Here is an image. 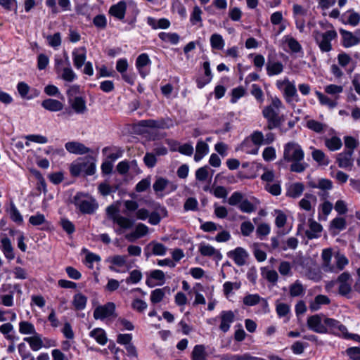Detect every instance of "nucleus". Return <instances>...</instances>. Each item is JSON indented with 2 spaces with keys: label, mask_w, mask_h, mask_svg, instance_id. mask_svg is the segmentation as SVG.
Listing matches in <instances>:
<instances>
[{
  "label": "nucleus",
  "mask_w": 360,
  "mask_h": 360,
  "mask_svg": "<svg viewBox=\"0 0 360 360\" xmlns=\"http://www.w3.org/2000/svg\"><path fill=\"white\" fill-rule=\"evenodd\" d=\"M141 122L143 127L161 129H169L176 124V120L168 117L158 120H142Z\"/></svg>",
  "instance_id": "obj_6"
},
{
  "label": "nucleus",
  "mask_w": 360,
  "mask_h": 360,
  "mask_svg": "<svg viewBox=\"0 0 360 360\" xmlns=\"http://www.w3.org/2000/svg\"><path fill=\"white\" fill-rule=\"evenodd\" d=\"M90 336L94 338L96 342L102 345L107 342V337L105 331L99 328H95L90 332Z\"/></svg>",
  "instance_id": "obj_41"
},
{
  "label": "nucleus",
  "mask_w": 360,
  "mask_h": 360,
  "mask_svg": "<svg viewBox=\"0 0 360 360\" xmlns=\"http://www.w3.org/2000/svg\"><path fill=\"white\" fill-rule=\"evenodd\" d=\"M304 191L302 183H294L291 184L287 191V195L293 198L300 197Z\"/></svg>",
  "instance_id": "obj_36"
},
{
  "label": "nucleus",
  "mask_w": 360,
  "mask_h": 360,
  "mask_svg": "<svg viewBox=\"0 0 360 360\" xmlns=\"http://www.w3.org/2000/svg\"><path fill=\"white\" fill-rule=\"evenodd\" d=\"M45 216L40 213L37 212L35 215H32L29 219V222L32 226H39L46 222Z\"/></svg>",
  "instance_id": "obj_63"
},
{
  "label": "nucleus",
  "mask_w": 360,
  "mask_h": 360,
  "mask_svg": "<svg viewBox=\"0 0 360 360\" xmlns=\"http://www.w3.org/2000/svg\"><path fill=\"white\" fill-rule=\"evenodd\" d=\"M126 9L127 4L125 1H120L117 4L110 6L109 9V14L117 19L122 20L124 18Z\"/></svg>",
  "instance_id": "obj_20"
},
{
  "label": "nucleus",
  "mask_w": 360,
  "mask_h": 360,
  "mask_svg": "<svg viewBox=\"0 0 360 360\" xmlns=\"http://www.w3.org/2000/svg\"><path fill=\"white\" fill-rule=\"evenodd\" d=\"M311 157L320 165L327 166L329 164L328 158L321 150L314 149L311 153Z\"/></svg>",
  "instance_id": "obj_39"
},
{
  "label": "nucleus",
  "mask_w": 360,
  "mask_h": 360,
  "mask_svg": "<svg viewBox=\"0 0 360 360\" xmlns=\"http://www.w3.org/2000/svg\"><path fill=\"white\" fill-rule=\"evenodd\" d=\"M307 127L316 133H321L324 131L326 125L314 120H309L307 122Z\"/></svg>",
  "instance_id": "obj_50"
},
{
  "label": "nucleus",
  "mask_w": 360,
  "mask_h": 360,
  "mask_svg": "<svg viewBox=\"0 0 360 360\" xmlns=\"http://www.w3.org/2000/svg\"><path fill=\"white\" fill-rule=\"evenodd\" d=\"M209 153V146L205 141L200 140L198 141L195 146V153L194 155V160L199 162Z\"/></svg>",
  "instance_id": "obj_26"
},
{
  "label": "nucleus",
  "mask_w": 360,
  "mask_h": 360,
  "mask_svg": "<svg viewBox=\"0 0 360 360\" xmlns=\"http://www.w3.org/2000/svg\"><path fill=\"white\" fill-rule=\"evenodd\" d=\"M263 300L258 294H249L243 297V304L246 306H255Z\"/></svg>",
  "instance_id": "obj_49"
},
{
  "label": "nucleus",
  "mask_w": 360,
  "mask_h": 360,
  "mask_svg": "<svg viewBox=\"0 0 360 360\" xmlns=\"http://www.w3.org/2000/svg\"><path fill=\"white\" fill-rule=\"evenodd\" d=\"M254 229L255 226L250 221H245L240 224V231L243 236H249Z\"/></svg>",
  "instance_id": "obj_60"
},
{
  "label": "nucleus",
  "mask_w": 360,
  "mask_h": 360,
  "mask_svg": "<svg viewBox=\"0 0 360 360\" xmlns=\"http://www.w3.org/2000/svg\"><path fill=\"white\" fill-rule=\"evenodd\" d=\"M105 211L108 218L111 219L113 222L120 217L119 209L114 205L107 207Z\"/></svg>",
  "instance_id": "obj_62"
},
{
  "label": "nucleus",
  "mask_w": 360,
  "mask_h": 360,
  "mask_svg": "<svg viewBox=\"0 0 360 360\" xmlns=\"http://www.w3.org/2000/svg\"><path fill=\"white\" fill-rule=\"evenodd\" d=\"M24 341L29 343L31 349L33 351H37L44 347L41 335L37 333L33 335L32 337L25 338Z\"/></svg>",
  "instance_id": "obj_33"
},
{
  "label": "nucleus",
  "mask_w": 360,
  "mask_h": 360,
  "mask_svg": "<svg viewBox=\"0 0 360 360\" xmlns=\"http://www.w3.org/2000/svg\"><path fill=\"white\" fill-rule=\"evenodd\" d=\"M335 264L333 266L335 268L333 273L335 274L342 271L349 264L348 259L343 254L339 252L335 255Z\"/></svg>",
  "instance_id": "obj_34"
},
{
  "label": "nucleus",
  "mask_w": 360,
  "mask_h": 360,
  "mask_svg": "<svg viewBox=\"0 0 360 360\" xmlns=\"http://www.w3.org/2000/svg\"><path fill=\"white\" fill-rule=\"evenodd\" d=\"M333 257L332 249L326 248L323 249L321 253V269L326 273H333L334 272L335 268H333L334 265L332 264L331 260Z\"/></svg>",
  "instance_id": "obj_16"
},
{
  "label": "nucleus",
  "mask_w": 360,
  "mask_h": 360,
  "mask_svg": "<svg viewBox=\"0 0 360 360\" xmlns=\"http://www.w3.org/2000/svg\"><path fill=\"white\" fill-rule=\"evenodd\" d=\"M322 231V226L315 221H311L309 223V229L305 231V236L309 239L316 238Z\"/></svg>",
  "instance_id": "obj_32"
},
{
  "label": "nucleus",
  "mask_w": 360,
  "mask_h": 360,
  "mask_svg": "<svg viewBox=\"0 0 360 360\" xmlns=\"http://www.w3.org/2000/svg\"><path fill=\"white\" fill-rule=\"evenodd\" d=\"M19 331L22 334L34 335L37 333L34 325L28 321H21L19 323Z\"/></svg>",
  "instance_id": "obj_46"
},
{
  "label": "nucleus",
  "mask_w": 360,
  "mask_h": 360,
  "mask_svg": "<svg viewBox=\"0 0 360 360\" xmlns=\"http://www.w3.org/2000/svg\"><path fill=\"white\" fill-rule=\"evenodd\" d=\"M142 278V273L137 269H134L130 272L129 276L126 278L127 283H138Z\"/></svg>",
  "instance_id": "obj_56"
},
{
  "label": "nucleus",
  "mask_w": 360,
  "mask_h": 360,
  "mask_svg": "<svg viewBox=\"0 0 360 360\" xmlns=\"http://www.w3.org/2000/svg\"><path fill=\"white\" fill-rule=\"evenodd\" d=\"M127 255H115L113 256L108 257L105 259V262L110 264L109 269L112 271L119 273L120 271L115 266L122 267L127 264Z\"/></svg>",
  "instance_id": "obj_15"
},
{
  "label": "nucleus",
  "mask_w": 360,
  "mask_h": 360,
  "mask_svg": "<svg viewBox=\"0 0 360 360\" xmlns=\"http://www.w3.org/2000/svg\"><path fill=\"white\" fill-rule=\"evenodd\" d=\"M315 94L321 105H327L330 108H333L337 105V103L335 101H332L329 97L321 92L316 91Z\"/></svg>",
  "instance_id": "obj_47"
},
{
  "label": "nucleus",
  "mask_w": 360,
  "mask_h": 360,
  "mask_svg": "<svg viewBox=\"0 0 360 360\" xmlns=\"http://www.w3.org/2000/svg\"><path fill=\"white\" fill-rule=\"evenodd\" d=\"M68 103L74 111L77 114H84L87 110L86 101L82 96L75 97L72 99L70 98Z\"/></svg>",
  "instance_id": "obj_22"
},
{
  "label": "nucleus",
  "mask_w": 360,
  "mask_h": 360,
  "mask_svg": "<svg viewBox=\"0 0 360 360\" xmlns=\"http://www.w3.org/2000/svg\"><path fill=\"white\" fill-rule=\"evenodd\" d=\"M283 65L280 61H273L269 58L266 63V73L269 77L278 75L283 71Z\"/></svg>",
  "instance_id": "obj_23"
},
{
  "label": "nucleus",
  "mask_w": 360,
  "mask_h": 360,
  "mask_svg": "<svg viewBox=\"0 0 360 360\" xmlns=\"http://www.w3.org/2000/svg\"><path fill=\"white\" fill-rule=\"evenodd\" d=\"M342 38V46L349 48L358 44L360 42V38L354 35L351 32L340 30Z\"/></svg>",
  "instance_id": "obj_21"
},
{
  "label": "nucleus",
  "mask_w": 360,
  "mask_h": 360,
  "mask_svg": "<svg viewBox=\"0 0 360 360\" xmlns=\"http://www.w3.org/2000/svg\"><path fill=\"white\" fill-rule=\"evenodd\" d=\"M114 223L117 224L122 229H128L134 226V221L132 219L120 215Z\"/></svg>",
  "instance_id": "obj_54"
},
{
  "label": "nucleus",
  "mask_w": 360,
  "mask_h": 360,
  "mask_svg": "<svg viewBox=\"0 0 360 360\" xmlns=\"http://www.w3.org/2000/svg\"><path fill=\"white\" fill-rule=\"evenodd\" d=\"M202 11L199 6H195L193 8V12L191 13L190 16V21L192 23V25H196L198 22H200L202 21Z\"/></svg>",
  "instance_id": "obj_55"
},
{
  "label": "nucleus",
  "mask_w": 360,
  "mask_h": 360,
  "mask_svg": "<svg viewBox=\"0 0 360 360\" xmlns=\"http://www.w3.org/2000/svg\"><path fill=\"white\" fill-rule=\"evenodd\" d=\"M41 106L47 110L58 112L63 108V104L56 99L47 98L42 101Z\"/></svg>",
  "instance_id": "obj_28"
},
{
  "label": "nucleus",
  "mask_w": 360,
  "mask_h": 360,
  "mask_svg": "<svg viewBox=\"0 0 360 360\" xmlns=\"http://www.w3.org/2000/svg\"><path fill=\"white\" fill-rule=\"evenodd\" d=\"M292 164L290 165V171L297 173L303 172L308 165L305 162H303L302 160H294L291 162Z\"/></svg>",
  "instance_id": "obj_52"
},
{
  "label": "nucleus",
  "mask_w": 360,
  "mask_h": 360,
  "mask_svg": "<svg viewBox=\"0 0 360 360\" xmlns=\"http://www.w3.org/2000/svg\"><path fill=\"white\" fill-rule=\"evenodd\" d=\"M166 252L167 248L163 244L154 240L149 243L144 248V255L147 259L151 255H165Z\"/></svg>",
  "instance_id": "obj_11"
},
{
  "label": "nucleus",
  "mask_w": 360,
  "mask_h": 360,
  "mask_svg": "<svg viewBox=\"0 0 360 360\" xmlns=\"http://www.w3.org/2000/svg\"><path fill=\"white\" fill-rule=\"evenodd\" d=\"M93 23L98 29L104 30L107 27V20L104 15H96L93 19Z\"/></svg>",
  "instance_id": "obj_57"
},
{
  "label": "nucleus",
  "mask_w": 360,
  "mask_h": 360,
  "mask_svg": "<svg viewBox=\"0 0 360 360\" xmlns=\"http://www.w3.org/2000/svg\"><path fill=\"white\" fill-rule=\"evenodd\" d=\"M154 280L160 281V283H159L160 285L163 284L164 281H165L164 272L162 271L158 270V269L153 270V271H150V273L146 281V285L150 288L155 287L157 285V283H154V281H153Z\"/></svg>",
  "instance_id": "obj_25"
},
{
  "label": "nucleus",
  "mask_w": 360,
  "mask_h": 360,
  "mask_svg": "<svg viewBox=\"0 0 360 360\" xmlns=\"http://www.w3.org/2000/svg\"><path fill=\"white\" fill-rule=\"evenodd\" d=\"M66 61L68 67L63 69V73L60 77L63 80L68 82H72L77 78V75L70 67V64L68 57L66 58Z\"/></svg>",
  "instance_id": "obj_42"
},
{
  "label": "nucleus",
  "mask_w": 360,
  "mask_h": 360,
  "mask_svg": "<svg viewBox=\"0 0 360 360\" xmlns=\"http://www.w3.org/2000/svg\"><path fill=\"white\" fill-rule=\"evenodd\" d=\"M147 23L154 30L167 29L170 26V22L167 18L157 20L152 17L147 18Z\"/></svg>",
  "instance_id": "obj_29"
},
{
  "label": "nucleus",
  "mask_w": 360,
  "mask_h": 360,
  "mask_svg": "<svg viewBox=\"0 0 360 360\" xmlns=\"http://www.w3.org/2000/svg\"><path fill=\"white\" fill-rule=\"evenodd\" d=\"M283 42L286 44L292 53H297L301 52L302 47L299 41L290 35H285L283 38Z\"/></svg>",
  "instance_id": "obj_31"
},
{
  "label": "nucleus",
  "mask_w": 360,
  "mask_h": 360,
  "mask_svg": "<svg viewBox=\"0 0 360 360\" xmlns=\"http://www.w3.org/2000/svg\"><path fill=\"white\" fill-rule=\"evenodd\" d=\"M323 323L328 330V333L342 337L343 334L346 333L347 327L336 319L326 316L324 317Z\"/></svg>",
  "instance_id": "obj_9"
},
{
  "label": "nucleus",
  "mask_w": 360,
  "mask_h": 360,
  "mask_svg": "<svg viewBox=\"0 0 360 360\" xmlns=\"http://www.w3.org/2000/svg\"><path fill=\"white\" fill-rule=\"evenodd\" d=\"M312 37L321 52L328 53L333 50L332 41L338 38V33L333 29L324 32L314 30Z\"/></svg>",
  "instance_id": "obj_2"
},
{
  "label": "nucleus",
  "mask_w": 360,
  "mask_h": 360,
  "mask_svg": "<svg viewBox=\"0 0 360 360\" xmlns=\"http://www.w3.org/2000/svg\"><path fill=\"white\" fill-rule=\"evenodd\" d=\"M207 356V354L203 345H197L194 347L191 354L192 360H206Z\"/></svg>",
  "instance_id": "obj_38"
},
{
  "label": "nucleus",
  "mask_w": 360,
  "mask_h": 360,
  "mask_svg": "<svg viewBox=\"0 0 360 360\" xmlns=\"http://www.w3.org/2000/svg\"><path fill=\"white\" fill-rule=\"evenodd\" d=\"M65 149L70 153L84 155L91 152V150L83 143L77 141H70L65 144Z\"/></svg>",
  "instance_id": "obj_17"
},
{
  "label": "nucleus",
  "mask_w": 360,
  "mask_h": 360,
  "mask_svg": "<svg viewBox=\"0 0 360 360\" xmlns=\"http://www.w3.org/2000/svg\"><path fill=\"white\" fill-rule=\"evenodd\" d=\"M165 297V292L163 289H155L152 291L150 295V301L153 304L159 303Z\"/></svg>",
  "instance_id": "obj_64"
},
{
  "label": "nucleus",
  "mask_w": 360,
  "mask_h": 360,
  "mask_svg": "<svg viewBox=\"0 0 360 360\" xmlns=\"http://www.w3.org/2000/svg\"><path fill=\"white\" fill-rule=\"evenodd\" d=\"M219 316H220V319H221L219 329L222 332L226 333L230 329L231 323L234 322L235 314L231 310L222 311L220 313Z\"/></svg>",
  "instance_id": "obj_14"
},
{
  "label": "nucleus",
  "mask_w": 360,
  "mask_h": 360,
  "mask_svg": "<svg viewBox=\"0 0 360 360\" xmlns=\"http://www.w3.org/2000/svg\"><path fill=\"white\" fill-rule=\"evenodd\" d=\"M324 317H326V316L323 314H318L309 316L307 321L309 329L317 333H328V330L323 323Z\"/></svg>",
  "instance_id": "obj_5"
},
{
  "label": "nucleus",
  "mask_w": 360,
  "mask_h": 360,
  "mask_svg": "<svg viewBox=\"0 0 360 360\" xmlns=\"http://www.w3.org/2000/svg\"><path fill=\"white\" fill-rule=\"evenodd\" d=\"M169 181L167 179L162 177H159L156 179V181L153 185V190L156 193L161 192L164 191V189L167 187Z\"/></svg>",
  "instance_id": "obj_61"
},
{
  "label": "nucleus",
  "mask_w": 360,
  "mask_h": 360,
  "mask_svg": "<svg viewBox=\"0 0 360 360\" xmlns=\"http://www.w3.org/2000/svg\"><path fill=\"white\" fill-rule=\"evenodd\" d=\"M7 212H8L10 215V218L12 221L17 224H22L23 221L22 216L21 215L19 210L15 207L14 202L13 201H11L10 202V208L9 210H7Z\"/></svg>",
  "instance_id": "obj_40"
},
{
  "label": "nucleus",
  "mask_w": 360,
  "mask_h": 360,
  "mask_svg": "<svg viewBox=\"0 0 360 360\" xmlns=\"http://www.w3.org/2000/svg\"><path fill=\"white\" fill-rule=\"evenodd\" d=\"M285 86L283 89V94L288 102H290L292 98L297 96V89L294 82L289 81L288 78H285Z\"/></svg>",
  "instance_id": "obj_30"
},
{
  "label": "nucleus",
  "mask_w": 360,
  "mask_h": 360,
  "mask_svg": "<svg viewBox=\"0 0 360 360\" xmlns=\"http://www.w3.org/2000/svg\"><path fill=\"white\" fill-rule=\"evenodd\" d=\"M304 153L301 146L295 141H290L284 145L283 160L286 162L303 160Z\"/></svg>",
  "instance_id": "obj_4"
},
{
  "label": "nucleus",
  "mask_w": 360,
  "mask_h": 360,
  "mask_svg": "<svg viewBox=\"0 0 360 360\" xmlns=\"http://www.w3.org/2000/svg\"><path fill=\"white\" fill-rule=\"evenodd\" d=\"M149 64H150V60L147 53H141L137 57L136 67L143 78H145L149 73V71L145 68Z\"/></svg>",
  "instance_id": "obj_18"
},
{
  "label": "nucleus",
  "mask_w": 360,
  "mask_h": 360,
  "mask_svg": "<svg viewBox=\"0 0 360 360\" xmlns=\"http://www.w3.org/2000/svg\"><path fill=\"white\" fill-rule=\"evenodd\" d=\"M87 302V297L82 293H77L73 297L72 305L77 311L85 309Z\"/></svg>",
  "instance_id": "obj_37"
},
{
  "label": "nucleus",
  "mask_w": 360,
  "mask_h": 360,
  "mask_svg": "<svg viewBox=\"0 0 360 360\" xmlns=\"http://www.w3.org/2000/svg\"><path fill=\"white\" fill-rule=\"evenodd\" d=\"M72 56H73L74 65L77 69L81 68L82 67V65L84 64H85V60H86V53H85L78 54L76 53V51H73Z\"/></svg>",
  "instance_id": "obj_59"
},
{
  "label": "nucleus",
  "mask_w": 360,
  "mask_h": 360,
  "mask_svg": "<svg viewBox=\"0 0 360 360\" xmlns=\"http://www.w3.org/2000/svg\"><path fill=\"white\" fill-rule=\"evenodd\" d=\"M345 146L347 151L354 153V149L358 146L359 141L352 136H347L344 138Z\"/></svg>",
  "instance_id": "obj_51"
},
{
  "label": "nucleus",
  "mask_w": 360,
  "mask_h": 360,
  "mask_svg": "<svg viewBox=\"0 0 360 360\" xmlns=\"http://www.w3.org/2000/svg\"><path fill=\"white\" fill-rule=\"evenodd\" d=\"M210 44L212 49L222 50L224 46V40L221 35L213 34L210 37Z\"/></svg>",
  "instance_id": "obj_45"
},
{
  "label": "nucleus",
  "mask_w": 360,
  "mask_h": 360,
  "mask_svg": "<svg viewBox=\"0 0 360 360\" xmlns=\"http://www.w3.org/2000/svg\"><path fill=\"white\" fill-rule=\"evenodd\" d=\"M245 94V89L243 86H238L232 89L231 103H236L239 98Z\"/></svg>",
  "instance_id": "obj_58"
},
{
  "label": "nucleus",
  "mask_w": 360,
  "mask_h": 360,
  "mask_svg": "<svg viewBox=\"0 0 360 360\" xmlns=\"http://www.w3.org/2000/svg\"><path fill=\"white\" fill-rule=\"evenodd\" d=\"M227 256L232 259L237 266H242L246 264L249 254L243 248L238 247L233 250L229 251Z\"/></svg>",
  "instance_id": "obj_10"
},
{
  "label": "nucleus",
  "mask_w": 360,
  "mask_h": 360,
  "mask_svg": "<svg viewBox=\"0 0 360 360\" xmlns=\"http://www.w3.org/2000/svg\"><path fill=\"white\" fill-rule=\"evenodd\" d=\"M352 278L349 273L345 271L338 276L335 283L339 284L338 292L342 296H347L352 291Z\"/></svg>",
  "instance_id": "obj_7"
},
{
  "label": "nucleus",
  "mask_w": 360,
  "mask_h": 360,
  "mask_svg": "<svg viewBox=\"0 0 360 360\" xmlns=\"http://www.w3.org/2000/svg\"><path fill=\"white\" fill-rule=\"evenodd\" d=\"M72 202L82 214H94L98 207L95 199L89 198L82 193H77Z\"/></svg>",
  "instance_id": "obj_3"
},
{
  "label": "nucleus",
  "mask_w": 360,
  "mask_h": 360,
  "mask_svg": "<svg viewBox=\"0 0 360 360\" xmlns=\"http://www.w3.org/2000/svg\"><path fill=\"white\" fill-rule=\"evenodd\" d=\"M330 300L329 297L324 295H318L315 297L314 300L309 304V309L311 311H318L321 305H326L330 304Z\"/></svg>",
  "instance_id": "obj_27"
},
{
  "label": "nucleus",
  "mask_w": 360,
  "mask_h": 360,
  "mask_svg": "<svg viewBox=\"0 0 360 360\" xmlns=\"http://www.w3.org/2000/svg\"><path fill=\"white\" fill-rule=\"evenodd\" d=\"M158 37L161 40L165 42H169L172 44H177L179 41V36L176 33L160 32Z\"/></svg>",
  "instance_id": "obj_44"
},
{
  "label": "nucleus",
  "mask_w": 360,
  "mask_h": 360,
  "mask_svg": "<svg viewBox=\"0 0 360 360\" xmlns=\"http://www.w3.org/2000/svg\"><path fill=\"white\" fill-rule=\"evenodd\" d=\"M282 107L281 101L275 97L272 98L271 104L263 109L262 115L267 120V129L271 130L281 125L283 118V116L280 115V108Z\"/></svg>",
  "instance_id": "obj_1"
},
{
  "label": "nucleus",
  "mask_w": 360,
  "mask_h": 360,
  "mask_svg": "<svg viewBox=\"0 0 360 360\" xmlns=\"http://www.w3.org/2000/svg\"><path fill=\"white\" fill-rule=\"evenodd\" d=\"M46 39L49 45L53 48H58L61 44V37L59 32L47 36Z\"/></svg>",
  "instance_id": "obj_53"
},
{
  "label": "nucleus",
  "mask_w": 360,
  "mask_h": 360,
  "mask_svg": "<svg viewBox=\"0 0 360 360\" xmlns=\"http://www.w3.org/2000/svg\"><path fill=\"white\" fill-rule=\"evenodd\" d=\"M115 310V304L113 302L97 307L94 311V318L96 320H103L112 316Z\"/></svg>",
  "instance_id": "obj_12"
},
{
  "label": "nucleus",
  "mask_w": 360,
  "mask_h": 360,
  "mask_svg": "<svg viewBox=\"0 0 360 360\" xmlns=\"http://www.w3.org/2000/svg\"><path fill=\"white\" fill-rule=\"evenodd\" d=\"M308 186L312 188H319L321 192L319 193V195L325 199L328 197V191L333 188V182L328 179H319L317 181L311 180L308 181Z\"/></svg>",
  "instance_id": "obj_8"
},
{
  "label": "nucleus",
  "mask_w": 360,
  "mask_h": 360,
  "mask_svg": "<svg viewBox=\"0 0 360 360\" xmlns=\"http://www.w3.org/2000/svg\"><path fill=\"white\" fill-rule=\"evenodd\" d=\"M304 289L300 281H296L290 286V295L291 297H298L303 294Z\"/></svg>",
  "instance_id": "obj_48"
},
{
  "label": "nucleus",
  "mask_w": 360,
  "mask_h": 360,
  "mask_svg": "<svg viewBox=\"0 0 360 360\" xmlns=\"http://www.w3.org/2000/svg\"><path fill=\"white\" fill-rule=\"evenodd\" d=\"M0 248L8 259L12 260L14 259L15 255L13 252V248L11 240L8 237H4L1 238Z\"/></svg>",
  "instance_id": "obj_24"
},
{
  "label": "nucleus",
  "mask_w": 360,
  "mask_h": 360,
  "mask_svg": "<svg viewBox=\"0 0 360 360\" xmlns=\"http://www.w3.org/2000/svg\"><path fill=\"white\" fill-rule=\"evenodd\" d=\"M325 144L326 147L332 151L339 150L342 146L341 139L338 136L327 139L325 141Z\"/></svg>",
  "instance_id": "obj_43"
},
{
  "label": "nucleus",
  "mask_w": 360,
  "mask_h": 360,
  "mask_svg": "<svg viewBox=\"0 0 360 360\" xmlns=\"http://www.w3.org/2000/svg\"><path fill=\"white\" fill-rule=\"evenodd\" d=\"M198 251L204 257H214L217 261H220L222 259V255L218 250L205 243H200Z\"/></svg>",
  "instance_id": "obj_13"
},
{
  "label": "nucleus",
  "mask_w": 360,
  "mask_h": 360,
  "mask_svg": "<svg viewBox=\"0 0 360 360\" xmlns=\"http://www.w3.org/2000/svg\"><path fill=\"white\" fill-rule=\"evenodd\" d=\"M353 153L347 150L343 151L338 155L337 162L341 168L347 169L353 166L354 160L352 158Z\"/></svg>",
  "instance_id": "obj_19"
},
{
  "label": "nucleus",
  "mask_w": 360,
  "mask_h": 360,
  "mask_svg": "<svg viewBox=\"0 0 360 360\" xmlns=\"http://www.w3.org/2000/svg\"><path fill=\"white\" fill-rule=\"evenodd\" d=\"M148 232V228L147 226L142 223H139L136 225L135 231L126 236V238L131 240V238H139L146 236Z\"/></svg>",
  "instance_id": "obj_35"
}]
</instances>
